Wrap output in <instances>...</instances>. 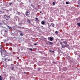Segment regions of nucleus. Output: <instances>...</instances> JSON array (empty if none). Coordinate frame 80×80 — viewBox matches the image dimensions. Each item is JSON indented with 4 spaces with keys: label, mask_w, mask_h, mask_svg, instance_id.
Returning a JSON list of instances; mask_svg holds the SVG:
<instances>
[{
    "label": "nucleus",
    "mask_w": 80,
    "mask_h": 80,
    "mask_svg": "<svg viewBox=\"0 0 80 80\" xmlns=\"http://www.w3.org/2000/svg\"><path fill=\"white\" fill-rule=\"evenodd\" d=\"M8 17L10 18V17L6 15H4V17L3 18L4 21H5V19L7 21L8 20Z\"/></svg>",
    "instance_id": "nucleus-1"
},
{
    "label": "nucleus",
    "mask_w": 80,
    "mask_h": 80,
    "mask_svg": "<svg viewBox=\"0 0 80 80\" xmlns=\"http://www.w3.org/2000/svg\"><path fill=\"white\" fill-rule=\"evenodd\" d=\"M3 25H5V24L3 23H0V27H2V28H5V27H3Z\"/></svg>",
    "instance_id": "nucleus-2"
},
{
    "label": "nucleus",
    "mask_w": 80,
    "mask_h": 80,
    "mask_svg": "<svg viewBox=\"0 0 80 80\" xmlns=\"http://www.w3.org/2000/svg\"><path fill=\"white\" fill-rule=\"evenodd\" d=\"M30 14L28 11L26 12H25V15L27 17L29 16V15H30Z\"/></svg>",
    "instance_id": "nucleus-3"
},
{
    "label": "nucleus",
    "mask_w": 80,
    "mask_h": 80,
    "mask_svg": "<svg viewBox=\"0 0 80 80\" xmlns=\"http://www.w3.org/2000/svg\"><path fill=\"white\" fill-rule=\"evenodd\" d=\"M62 45V48H65V47H68V45H66L65 44V45Z\"/></svg>",
    "instance_id": "nucleus-4"
},
{
    "label": "nucleus",
    "mask_w": 80,
    "mask_h": 80,
    "mask_svg": "<svg viewBox=\"0 0 80 80\" xmlns=\"http://www.w3.org/2000/svg\"><path fill=\"white\" fill-rule=\"evenodd\" d=\"M48 40H49L50 41H52L53 40V38H52L51 37H49L48 38Z\"/></svg>",
    "instance_id": "nucleus-5"
},
{
    "label": "nucleus",
    "mask_w": 80,
    "mask_h": 80,
    "mask_svg": "<svg viewBox=\"0 0 80 80\" xmlns=\"http://www.w3.org/2000/svg\"><path fill=\"white\" fill-rule=\"evenodd\" d=\"M63 43H64L65 45H68V44H67V42L66 41H63Z\"/></svg>",
    "instance_id": "nucleus-6"
},
{
    "label": "nucleus",
    "mask_w": 80,
    "mask_h": 80,
    "mask_svg": "<svg viewBox=\"0 0 80 80\" xmlns=\"http://www.w3.org/2000/svg\"><path fill=\"white\" fill-rule=\"evenodd\" d=\"M50 26L51 27H54V26H55V24H53V23H51V24Z\"/></svg>",
    "instance_id": "nucleus-7"
},
{
    "label": "nucleus",
    "mask_w": 80,
    "mask_h": 80,
    "mask_svg": "<svg viewBox=\"0 0 80 80\" xmlns=\"http://www.w3.org/2000/svg\"><path fill=\"white\" fill-rule=\"evenodd\" d=\"M63 69L64 71H66L67 70V68L66 67H64L63 68Z\"/></svg>",
    "instance_id": "nucleus-8"
},
{
    "label": "nucleus",
    "mask_w": 80,
    "mask_h": 80,
    "mask_svg": "<svg viewBox=\"0 0 80 80\" xmlns=\"http://www.w3.org/2000/svg\"><path fill=\"white\" fill-rule=\"evenodd\" d=\"M41 24H42V25H44V24H45V22L44 21H42L41 22Z\"/></svg>",
    "instance_id": "nucleus-9"
},
{
    "label": "nucleus",
    "mask_w": 80,
    "mask_h": 80,
    "mask_svg": "<svg viewBox=\"0 0 80 80\" xmlns=\"http://www.w3.org/2000/svg\"><path fill=\"white\" fill-rule=\"evenodd\" d=\"M55 34L56 35H58V31H56L55 32Z\"/></svg>",
    "instance_id": "nucleus-10"
},
{
    "label": "nucleus",
    "mask_w": 80,
    "mask_h": 80,
    "mask_svg": "<svg viewBox=\"0 0 80 80\" xmlns=\"http://www.w3.org/2000/svg\"><path fill=\"white\" fill-rule=\"evenodd\" d=\"M28 22V23H31V22H30V19H27Z\"/></svg>",
    "instance_id": "nucleus-11"
},
{
    "label": "nucleus",
    "mask_w": 80,
    "mask_h": 80,
    "mask_svg": "<svg viewBox=\"0 0 80 80\" xmlns=\"http://www.w3.org/2000/svg\"><path fill=\"white\" fill-rule=\"evenodd\" d=\"M48 43L50 45H52L53 44V43H52V42H48Z\"/></svg>",
    "instance_id": "nucleus-12"
},
{
    "label": "nucleus",
    "mask_w": 80,
    "mask_h": 80,
    "mask_svg": "<svg viewBox=\"0 0 80 80\" xmlns=\"http://www.w3.org/2000/svg\"><path fill=\"white\" fill-rule=\"evenodd\" d=\"M6 61H10V60H10V59H7V58L6 59Z\"/></svg>",
    "instance_id": "nucleus-13"
},
{
    "label": "nucleus",
    "mask_w": 80,
    "mask_h": 80,
    "mask_svg": "<svg viewBox=\"0 0 80 80\" xmlns=\"http://www.w3.org/2000/svg\"><path fill=\"white\" fill-rule=\"evenodd\" d=\"M35 18L36 21H38V18Z\"/></svg>",
    "instance_id": "nucleus-14"
},
{
    "label": "nucleus",
    "mask_w": 80,
    "mask_h": 80,
    "mask_svg": "<svg viewBox=\"0 0 80 80\" xmlns=\"http://www.w3.org/2000/svg\"><path fill=\"white\" fill-rule=\"evenodd\" d=\"M2 79H3V78L2 76H0V80H2Z\"/></svg>",
    "instance_id": "nucleus-15"
},
{
    "label": "nucleus",
    "mask_w": 80,
    "mask_h": 80,
    "mask_svg": "<svg viewBox=\"0 0 80 80\" xmlns=\"http://www.w3.org/2000/svg\"><path fill=\"white\" fill-rule=\"evenodd\" d=\"M55 4H56V3H55V2H52V4L53 5H55Z\"/></svg>",
    "instance_id": "nucleus-16"
},
{
    "label": "nucleus",
    "mask_w": 80,
    "mask_h": 80,
    "mask_svg": "<svg viewBox=\"0 0 80 80\" xmlns=\"http://www.w3.org/2000/svg\"><path fill=\"white\" fill-rule=\"evenodd\" d=\"M22 24H23V23H18V25H20V26H21L22 25Z\"/></svg>",
    "instance_id": "nucleus-17"
},
{
    "label": "nucleus",
    "mask_w": 80,
    "mask_h": 80,
    "mask_svg": "<svg viewBox=\"0 0 80 80\" xmlns=\"http://www.w3.org/2000/svg\"><path fill=\"white\" fill-rule=\"evenodd\" d=\"M20 35L21 36H23V33H21L20 34Z\"/></svg>",
    "instance_id": "nucleus-18"
},
{
    "label": "nucleus",
    "mask_w": 80,
    "mask_h": 80,
    "mask_svg": "<svg viewBox=\"0 0 80 80\" xmlns=\"http://www.w3.org/2000/svg\"><path fill=\"white\" fill-rule=\"evenodd\" d=\"M77 25L79 27H80V23H77Z\"/></svg>",
    "instance_id": "nucleus-19"
},
{
    "label": "nucleus",
    "mask_w": 80,
    "mask_h": 80,
    "mask_svg": "<svg viewBox=\"0 0 80 80\" xmlns=\"http://www.w3.org/2000/svg\"><path fill=\"white\" fill-rule=\"evenodd\" d=\"M18 15H20V13L19 12H18Z\"/></svg>",
    "instance_id": "nucleus-20"
},
{
    "label": "nucleus",
    "mask_w": 80,
    "mask_h": 80,
    "mask_svg": "<svg viewBox=\"0 0 80 80\" xmlns=\"http://www.w3.org/2000/svg\"><path fill=\"white\" fill-rule=\"evenodd\" d=\"M59 42H60V44H61V45H62V42H61V41H59Z\"/></svg>",
    "instance_id": "nucleus-21"
},
{
    "label": "nucleus",
    "mask_w": 80,
    "mask_h": 80,
    "mask_svg": "<svg viewBox=\"0 0 80 80\" xmlns=\"http://www.w3.org/2000/svg\"><path fill=\"white\" fill-rule=\"evenodd\" d=\"M49 52H54V51H52L51 50H49Z\"/></svg>",
    "instance_id": "nucleus-22"
},
{
    "label": "nucleus",
    "mask_w": 80,
    "mask_h": 80,
    "mask_svg": "<svg viewBox=\"0 0 80 80\" xmlns=\"http://www.w3.org/2000/svg\"><path fill=\"white\" fill-rule=\"evenodd\" d=\"M7 27L9 28V29H10V27H9V26L7 25Z\"/></svg>",
    "instance_id": "nucleus-23"
},
{
    "label": "nucleus",
    "mask_w": 80,
    "mask_h": 80,
    "mask_svg": "<svg viewBox=\"0 0 80 80\" xmlns=\"http://www.w3.org/2000/svg\"><path fill=\"white\" fill-rule=\"evenodd\" d=\"M29 50H31V51H32V48H30L29 49Z\"/></svg>",
    "instance_id": "nucleus-24"
},
{
    "label": "nucleus",
    "mask_w": 80,
    "mask_h": 80,
    "mask_svg": "<svg viewBox=\"0 0 80 80\" xmlns=\"http://www.w3.org/2000/svg\"><path fill=\"white\" fill-rule=\"evenodd\" d=\"M12 2H10L9 3V5H12Z\"/></svg>",
    "instance_id": "nucleus-25"
},
{
    "label": "nucleus",
    "mask_w": 80,
    "mask_h": 80,
    "mask_svg": "<svg viewBox=\"0 0 80 80\" xmlns=\"http://www.w3.org/2000/svg\"><path fill=\"white\" fill-rule=\"evenodd\" d=\"M12 70H13V69H14V67H12Z\"/></svg>",
    "instance_id": "nucleus-26"
},
{
    "label": "nucleus",
    "mask_w": 80,
    "mask_h": 80,
    "mask_svg": "<svg viewBox=\"0 0 80 80\" xmlns=\"http://www.w3.org/2000/svg\"><path fill=\"white\" fill-rule=\"evenodd\" d=\"M69 3V2H66V4H68Z\"/></svg>",
    "instance_id": "nucleus-27"
},
{
    "label": "nucleus",
    "mask_w": 80,
    "mask_h": 80,
    "mask_svg": "<svg viewBox=\"0 0 80 80\" xmlns=\"http://www.w3.org/2000/svg\"><path fill=\"white\" fill-rule=\"evenodd\" d=\"M1 55H2V54H3V52H1Z\"/></svg>",
    "instance_id": "nucleus-28"
},
{
    "label": "nucleus",
    "mask_w": 80,
    "mask_h": 80,
    "mask_svg": "<svg viewBox=\"0 0 80 80\" xmlns=\"http://www.w3.org/2000/svg\"><path fill=\"white\" fill-rule=\"evenodd\" d=\"M34 45H37V43H34Z\"/></svg>",
    "instance_id": "nucleus-29"
},
{
    "label": "nucleus",
    "mask_w": 80,
    "mask_h": 80,
    "mask_svg": "<svg viewBox=\"0 0 80 80\" xmlns=\"http://www.w3.org/2000/svg\"><path fill=\"white\" fill-rule=\"evenodd\" d=\"M5 33H7V30H5Z\"/></svg>",
    "instance_id": "nucleus-30"
},
{
    "label": "nucleus",
    "mask_w": 80,
    "mask_h": 80,
    "mask_svg": "<svg viewBox=\"0 0 80 80\" xmlns=\"http://www.w3.org/2000/svg\"><path fill=\"white\" fill-rule=\"evenodd\" d=\"M5 24L6 25V26H7V25H7V24H6V23H5Z\"/></svg>",
    "instance_id": "nucleus-31"
},
{
    "label": "nucleus",
    "mask_w": 80,
    "mask_h": 80,
    "mask_svg": "<svg viewBox=\"0 0 80 80\" xmlns=\"http://www.w3.org/2000/svg\"><path fill=\"white\" fill-rule=\"evenodd\" d=\"M39 12H40V13H42V12H41V11H40Z\"/></svg>",
    "instance_id": "nucleus-32"
},
{
    "label": "nucleus",
    "mask_w": 80,
    "mask_h": 80,
    "mask_svg": "<svg viewBox=\"0 0 80 80\" xmlns=\"http://www.w3.org/2000/svg\"><path fill=\"white\" fill-rule=\"evenodd\" d=\"M78 56H79V57H80V55H78Z\"/></svg>",
    "instance_id": "nucleus-33"
},
{
    "label": "nucleus",
    "mask_w": 80,
    "mask_h": 80,
    "mask_svg": "<svg viewBox=\"0 0 80 80\" xmlns=\"http://www.w3.org/2000/svg\"><path fill=\"white\" fill-rule=\"evenodd\" d=\"M31 6H32V4H31Z\"/></svg>",
    "instance_id": "nucleus-34"
},
{
    "label": "nucleus",
    "mask_w": 80,
    "mask_h": 80,
    "mask_svg": "<svg viewBox=\"0 0 80 80\" xmlns=\"http://www.w3.org/2000/svg\"><path fill=\"white\" fill-rule=\"evenodd\" d=\"M6 11H9L8 10H6Z\"/></svg>",
    "instance_id": "nucleus-35"
},
{
    "label": "nucleus",
    "mask_w": 80,
    "mask_h": 80,
    "mask_svg": "<svg viewBox=\"0 0 80 80\" xmlns=\"http://www.w3.org/2000/svg\"><path fill=\"white\" fill-rule=\"evenodd\" d=\"M40 69H39V70H38L39 71H40Z\"/></svg>",
    "instance_id": "nucleus-36"
},
{
    "label": "nucleus",
    "mask_w": 80,
    "mask_h": 80,
    "mask_svg": "<svg viewBox=\"0 0 80 80\" xmlns=\"http://www.w3.org/2000/svg\"><path fill=\"white\" fill-rule=\"evenodd\" d=\"M42 15H43V13H42Z\"/></svg>",
    "instance_id": "nucleus-37"
},
{
    "label": "nucleus",
    "mask_w": 80,
    "mask_h": 80,
    "mask_svg": "<svg viewBox=\"0 0 80 80\" xmlns=\"http://www.w3.org/2000/svg\"><path fill=\"white\" fill-rule=\"evenodd\" d=\"M42 27H43V26H42Z\"/></svg>",
    "instance_id": "nucleus-38"
},
{
    "label": "nucleus",
    "mask_w": 80,
    "mask_h": 80,
    "mask_svg": "<svg viewBox=\"0 0 80 80\" xmlns=\"http://www.w3.org/2000/svg\"><path fill=\"white\" fill-rule=\"evenodd\" d=\"M62 40H63V39H62Z\"/></svg>",
    "instance_id": "nucleus-39"
}]
</instances>
